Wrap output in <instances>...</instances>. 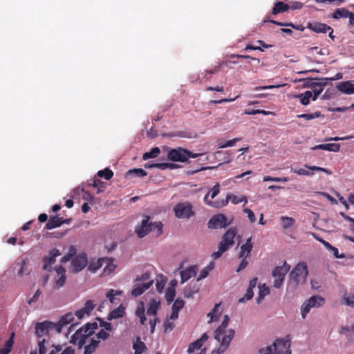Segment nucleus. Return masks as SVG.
I'll return each instance as SVG.
<instances>
[{
    "label": "nucleus",
    "instance_id": "obj_14",
    "mask_svg": "<svg viewBox=\"0 0 354 354\" xmlns=\"http://www.w3.org/2000/svg\"><path fill=\"white\" fill-rule=\"evenodd\" d=\"M237 234V229L235 227H230L227 231L223 235L222 240L219 242L220 245H223L226 248V250L229 247L232 246L234 243V238Z\"/></svg>",
    "mask_w": 354,
    "mask_h": 354
},
{
    "label": "nucleus",
    "instance_id": "obj_3",
    "mask_svg": "<svg viewBox=\"0 0 354 354\" xmlns=\"http://www.w3.org/2000/svg\"><path fill=\"white\" fill-rule=\"evenodd\" d=\"M98 327L97 322L87 323L85 326L79 328L72 336L71 342L73 344H77L80 347H82L86 343V339L93 335L95 330Z\"/></svg>",
    "mask_w": 354,
    "mask_h": 354
},
{
    "label": "nucleus",
    "instance_id": "obj_55",
    "mask_svg": "<svg viewBox=\"0 0 354 354\" xmlns=\"http://www.w3.org/2000/svg\"><path fill=\"white\" fill-rule=\"evenodd\" d=\"M239 140H241V138H236L232 140H227L223 143H219L218 147L222 149V148L232 147L236 142H238Z\"/></svg>",
    "mask_w": 354,
    "mask_h": 354
},
{
    "label": "nucleus",
    "instance_id": "obj_45",
    "mask_svg": "<svg viewBox=\"0 0 354 354\" xmlns=\"http://www.w3.org/2000/svg\"><path fill=\"white\" fill-rule=\"evenodd\" d=\"M176 296V290L173 288H168L165 292V299L168 304H171Z\"/></svg>",
    "mask_w": 354,
    "mask_h": 354
},
{
    "label": "nucleus",
    "instance_id": "obj_56",
    "mask_svg": "<svg viewBox=\"0 0 354 354\" xmlns=\"http://www.w3.org/2000/svg\"><path fill=\"white\" fill-rule=\"evenodd\" d=\"M305 167L311 171H323L328 175L332 174V172L330 170L318 166H308L306 165Z\"/></svg>",
    "mask_w": 354,
    "mask_h": 354
},
{
    "label": "nucleus",
    "instance_id": "obj_26",
    "mask_svg": "<svg viewBox=\"0 0 354 354\" xmlns=\"http://www.w3.org/2000/svg\"><path fill=\"white\" fill-rule=\"evenodd\" d=\"M290 9V6L287 3H285L282 1H277L274 3V7L272 10V15H278L280 13L285 12Z\"/></svg>",
    "mask_w": 354,
    "mask_h": 354
},
{
    "label": "nucleus",
    "instance_id": "obj_40",
    "mask_svg": "<svg viewBox=\"0 0 354 354\" xmlns=\"http://www.w3.org/2000/svg\"><path fill=\"white\" fill-rule=\"evenodd\" d=\"M320 117H324L320 111H315L313 113H303L297 115L298 118H304L307 120H313Z\"/></svg>",
    "mask_w": 354,
    "mask_h": 354
},
{
    "label": "nucleus",
    "instance_id": "obj_10",
    "mask_svg": "<svg viewBox=\"0 0 354 354\" xmlns=\"http://www.w3.org/2000/svg\"><path fill=\"white\" fill-rule=\"evenodd\" d=\"M53 330L56 331V327L55 323L51 322L45 321L37 323L35 326V333L38 338L49 337V332Z\"/></svg>",
    "mask_w": 354,
    "mask_h": 354
},
{
    "label": "nucleus",
    "instance_id": "obj_23",
    "mask_svg": "<svg viewBox=\"0 0 354 354\" xmlns=\"http://www.w3.org/2000/svg\"><path fill=\"white\" fill-rule=\"evenodd\" d=\"M197 266H190L185 270L181 271V283H185L188 281L191 277H194L196 274Z\"/></svg>",
    "mask_w": 354,
    "mask_h": 354
},
{
    "label": "nucleus",
    "instance_id": "obj_34",
    "mask_svg": "<svg viewBox=\"0 0 354 354\" xmlns=\"http://www.w3.org/2000/svg\"><path fill=\"white\" fill-rule=\"evenodd\" d=\"M259 295L257 298V303L260 304L264 297L270 293V288L265 283L259 286Z\"/></svg>",
    "mask_w": 354,
    "mask_h": 354
},
{
    "label": "nucleus",
    "instance_id": "obj_47",
    "mask_svg": "<svg viewBox=\"0 0 354 354\" xmlns=\"http://www.w3.org/2000/svg\"><path fill=\"white\" fill-rule=\"evenodd\" d=\"M122 294V291L121 290H115L113 289H110L106 292V297L111 304H113L115 300V296L121 295Z\"/></svg>",
    "mask_w": 354,
    "mask_h": 354
},
{
    "label": "nucleus",
    "instance_id": "obj_29",
    "mask_svg": "<svg viewBox=\"0 0 354 354\" xmlns=\"http://www.w3.org/2000/svg\"><path fill=\"white\" fill-rule=\"evenodd\" d=\"M105 261H108L107 257L99 258L97 261H91L88 264V270L92 272H95L103 266Z\"/></svg>",
    "mask_w": 354,
    "mask_h": 354
},
{
    "label": "nucleus",
    "instance_id": "obj_15",
    "mask_svg": "<svg viewBox=\"0 0 354 354\" xmlns=\"http://www.w3.org/2000/svg\"><path fill=\"white\" fill-rule=\"evenodd\" d=\"M328 84L327 78H322L317 82H312L310 84V87L312 88V100L315 101L320 93L323 91L324 87Z\"/></svg>",
    "mask_w": 354,
    "mask_h": 354
},
{
    "label": "nucleus",
    "instance_id": "obj_6",
    "mask_svg": "<svg viewBox=\"0 0 354 354\" xmlns=\"http://www.w3.org/2000/svg\"><path fill=\"white\" fill-rule=\"evenodd\" d=\"M175 216L180 219H189L194 216L193 206L190 203H179L174 207Z\"/></svg>",
    "mask_w": 354,
    "mask_h": 354
},
{
    "label": "nucleus",
    "instance_id": "obj_20",
    "mask_svg": "<svg viewBox=\"0 0 354 354\" xmlns=\"http://www.w3.org/2000/svg\"><path fill=\"white\" fill-rule=\"evenodd\" d=\"M308 28L317 33H326L331 29L330 26L321 22H313L308 24Z\"/></svg>",
    "mask_w": 354,
    "mask_h": 354
},
{
    "label": "nucleus",
    "instance_id": "obj_50",
    "mask_svg": "<svg viewBox=\"0 0 354 354\" xmlns=\"http://www.w3.org/2000/svg\"><path fill=\"white\" fill-rule=\"evenodd\" d=\"M92 185L93 187L97 188V193L102 192L105 187V183L98 178L93 179Z\"/></svg>",
    "mask_w": 354,
    "mask_h": 354
},
{
    "label": "nucleus",
    "instance_id": "obj_53",
    "mask_svg": "<svg viewBox=\"0 0 354 354\" xmlns=\"http://www.w3.org/2000/svg\"><path fill=\"white\" fill-rule=\"evenodd\" d=\"M133 349L135 350V354H141L146 349V346L143 342H139L133 344Z\"/></svg>",
    "mask_w": 354,
    "mask_h": 354
},
{
    "label": "nucleus",
    "instance_id": "obj_39",
    "mask_svg": "<svg viewBox=\"0 0 354 354\" xmlns=\"http://www.w3.org/2000/svg\"><path fill=\"white\" fill-rule=\"evenodd\" d=\"M151 281V285L153 283V280L151 279V273L149 272H145L141 275H138L135 279V282L144 283Z\"/></svg>",
    "mask_w": 354,
    "mask_h": 354
},
{
    "label": "nucleus",
    "instance_id": "obj_25",
    "mask_svg": "<svg viewBox=\"0 0 354 354\" xmlns=\"http://www.w3.org/2000/svg\"><path fill=\"white\" fill-rule=\"evenodd\" d=\"M337 89L346 94L351 95L354 94V84L351 83L350 81H346L340 82L337 86Z\"/></svg>",
    "mask_w": 354,
    "mask_h": 354
},
{
    "label": "nucleus",
    "instance_id": "obj_8",
    "mask_svg": "<svg viewBox=\"0 0 354 354\" xmlns=\"http://www.w3.org/2000/svg\"><path fill=\"white\" fill-rule=\"evenodd\" d=\"M324 299L320 296H312L307 299L301 306V313L303 318H305L306 315L309 313L310 308H318L324 305Z\"/></svg>",
    "mask_w": 354,
    "mask_h": 354
},
{
    "label": "nucleus",
    "instance_id": "obj_63",
    "mask_svg": "<svg viewBox=\"0 0 354 354\" xmlns=\"http://www.w3.org/2000/svg\"><path fill=\"white\" fill-rule=\"evenodd\" d=\"M100 326L104 328V330L111 331L113 329L112 324L110 322H105L101 319H99Z\"/></svg>",
    "mask_w": 354,
    "mask_h": 354
},
{
    "label": "nucleus",
    "instance_id": "obj_31",
    "mask_svg": "<svg viewBox=\"0 0 354 354\" xmlns=\"http://www.w3.org/2000/svg\"><path fill=\"white\" fill-rule=\"evenodd\" d=\"M312 92L306 91L303 93L296 94L293 95L294 98H298L301 104L306 106L310 103V99L312 98Z\"/></svg>",
    "mask_w": 354,
    "mask_h": 354
},
{
    "label": "nucleus",
    "instance_id": "obj_16",
    "mask_svg": "<svg viewBox=\"0 0 354 354\" xmlns=\"http://www.w3.org/2000/svg\"><path fill=\"white\" fill-rule=\"evenodd\" d=\"M60 254L61 253L59 250L52 249L49 252L48 256H46L43 258V270H48L50 266L55 263L56 257Z\"/></svg>",
    "mask_w": 354,
    "mask_h": 354
},
{
    "label": "nucleus",
    "instance_id": "obj_33",
    "mask_svg": "<svg viewBox=\"0 0 354 354\" xmlns=\"http://www.w3.org/2000/svg\"><path fill=\"white\" fill-rule=\"evenodd\" d=\"M54 345L50 344L48 340L42 338L38 341L39 354H45L48 347L54 348Z\"/></svg>",
    "mask_w": 354,
    "mask_h": 354
},
{
    "label": "nucleus",
    "instance_id": "obj_28",
    "mask_svg": "<svg viewBox=\"0 0 354 354\" xmlns=\"http://www.w3.org/2000/svg\"><path fill=\"white\" fill-rule=\"evenodd\" d=\"M125 314L124 308L121 304L118 308L113 309L108 316V320L122 318Z\"/></svg>",
    "mask_w": 354,
    "mask_h": 354
},
{
    "label": "nucleus",
    "instance_id": "obj_42",
    "mask_svg": "<svg viewBox=\"0 0 354 354\" xmlns=\"http://www.w3.org/2000/svg\"><path fill=\"white\" fill-rule=\"evenodd\" d=\"M97 176L100 178H104L106 180H110L113 176V172L109 168L97 171Z\"/></svg>",
    "mask_w": 354,
    "mask_h": 354
},
{
    "label": "nucleus",
    "instance_id": "obj_44",
    "mask_svg": "<svg viewBox=\"0 0 354 354\" xmlns=\"http://www.w3.org/2000/svg\"><path fill=\"white\" fill-rule=\"evenodd\" d=\"M214 268L213 263L209 264L207 266L204 268L200 272V274L198 277L197 278V281H201L205 278H206L210 270H212Z\"/></svg>",
    "mask_w": 354,
    "mask_h": 354
},
{
    "label": "nucleus",
    "instance_id": "obj_7",
    "mask_svg": "<svg viewBox=\"0 0 354 354\" xmlns=\"http://www.w3.org/2000/svg\"><path fill=\"white\" fill-rule=\"evenodd\" d=\"M290 266L285 261L282 266H277L272 271V276L274 278V287L280 288L283 285L284 278L289 271Z\"/></svg>",
    "mask_w": 354,
    "mask_h": 354
},
{
    "label": "nucleus",
    "instance_id": "obj_57",
    "mask_svg": "<svg viewBox=\"0 0 354 354\" xmlns=\"http://www.w3.org/2000/svg\"><path fill=\"white\" fill-rule=\"evenodd\" d=\"M95 308V304H93V301L91 300H88L85 304L83 308L84 311H86V315H89L91 312Z\"/></svg>",
    "mask_w": 354,
    "mask_h": 354
},
{
    "label": "nucleus",
    "instance_id": "obj_24",
    "mask_svg": "<svg viewBox=\"0 0 354 354\" xmlns=\"http://www.w3.org/2000/svg\"><path fill=\"white\" fill-rule=\"evenodd\" d=\"M326 150L328 151L338 152L340 149V145L337 143H328L316 145L312 147V150Z\"/></svg>",
    "mask_w": 354,
    "mask_h": 354
},
{
    "label": "nucleus",
    "instance_id": "obj_35",
    "mask_svg": "<svg viewBox=\"0 0 354 354\" xmlns=\"http://www.w3.org/2000/svg\"><path fill=\"white\" fill-rule=\"evenodd\" d=\"M350 11L346 8H338L333 13V18L339 19L340 18H348Z\"/></svg>",
    "mask_w": 354,
    "mask_h": 354
},
{
    "label": "nucleus",
    "instance_id": "obj_38",
    "mask_svg": "<svg viewBox=\"0 0 354 354\" xmlns=\"http://www.w3.org/2000/svg\"><path fill=\"white\" fill-rule=\"evenodd\" d=\"M280 220L282 221V227L284 230L291 227L295 223V220L293 218L286 216H281Z\"/></svg>",
    "mask_w": 354,
    "mask_h": 354
},
{
    "label": "nucleus",
    "instance_id": "obj_58",
    "mask_svg": "<svg viewBox=\"0 0 354 354\" xmlns=\"http://www.w3.org/2000/svg\"><path fill=\"white\" fill-rule=\"evenodd\" d=\"M220 192V185L218 183H216L212 189L208 192L209 193V196H210L211 198H214Z\"/></svg>",
    "mask_w": 354,
    "mask_h": 354
},
{
    "label": "nucleus",
    "instance_id": "obj_54",
    "mask_svg": "<svg viewBox=\"0 0 354 354\" xmlns=\"http://www.w3.org/2000/svg\"><path fill=\"white\" fill-rule=\"evenodd\" d=\"M254 295L253 290L251 288L247 289L246 293L245 294L244 297L239 299V303L245 302V301L250 300Z\"/></svg>",
    "mask_w": 354,
    "mask_h": 354
},
{
    "label": "nucleus",
    "instance_id": "obj_49",
    "mask_svg": "<svg viewBox=\"0 0 354 354\" xmlns=\"http://www.w3.org/2000/svg\"><path fill=\"white\" fill-rule=\"evenodd\" d=\"M14 337H15V333H12L9 339L6 342L5 346H4L6 354H8L11 351V349H12L13 344H14Z\"/></svg>",
    "mask_w": 354,
    "mask_h": 354
},
{
    "label": "nucleus",
    "instance_id": "obj_30",
    "mask_svg": "<svg viewBox=\"0 0 354 354\" xmlns=\"http://www.w3.org/2000/svg\"><path fill=\"white\" fill-rule=\"evenodd\" d=\"M160 303L156 299H151L149 304V306L147 310V314L148 315L156 316L158 309L160 308Z\"/></svg>",
    "mask_w": 354,
    "mask_h": 354
},
{
    "label": "nucleus",
    "instance_id": "obj_61",
    "mask_svg": "<svg viewBox=\"0 0 354 354\" xmlns=\"http://www.w3.org/2000/svg\"><path fill=\"white\" fill-rule=\"evenodd\" d=\"M264 22H270L272 24H276V25L279 26H290V27H291L292 28H296V25H295L292 23L284 24V23H282V22H279V21H274V20H271V19H265Z\"/></svg>",
    "mask_w": 354,
    "mask_h": 354
},
{
    "label": "nucleus",
    "instance_id": "obj_19",
    "mask_svg": "<svg viewBox=\"0 0 354 354\" xmlns=\"http://www.w3.org/2000/svg\"><path fill=\"white\" fill-rule=\"evenodd\" d=\"M55 271L57 275V279H55V286L59 289L63 287L66 283V269L62 266H57L55 268Z\"/></svg>",
    "mask_w": 354,
    "mask_h": 354
},
{
    "label": "nucleus",
    "instance_id": "obj_9",
    "mask_svg": "<svg viewBox=\"0 0 354 354\" xmlns=\"http://www.w3.org/2000/svg\"><path fill=\"white\" fill-rule=\"evenodd\" d=\"M233 219L227 222V218L223 214H218L213 216L207 223V227L209 229H221L232 223Z\"/></svg>",
    "mask_w": 354,
    "mask_h": 354
},
{
    "label": "nucleus",
    "instance_id": "obj_1",
    "mask_svg": "<svg viewBox=\"0 0 354 354\" xmlns=\"http://www.w3.org/2000/svg\"><path fill=\"white\" fill-rule=\"evenodd\" d=\"M308 274L307 264L304 261L298 263L289 274L288 288L296 290L299 286L306 283Z\"/></svg>",
    "mask_w": 354,
    "mask_h": 354
},
{
    "label": "nucleus",
    "instance_id": "obj_22",
    "mask_svg": "<svg viewBox=\"0 0 354 354\" xmlns=\"http://www.w3.org/2000/svg\"><path fill=\"white\" fill-rule=\"evenodd\" d=\"M253 245L252 243V237L248 238L245 243L241 246V251L239 254V258H243L245 255V258L250 256L252 250Z\"/></svg>",
    "mask_w": 354,
    "mask_h": 354
},
{
    "label": "nucleus",
    "instance_id": "obj_21",
    "mask_svg": "<svg viewBox=\"0 0 354 354\" xmlns=\"http://www.w3.org/2000/svg\"><path fill=\"white\" fill-rule=\"evenodd\" d=\"M73 315L71 313H68L63 315L57 323H55L56 332L60 333L62 328L64 326L70 324L73 320Z\"/></svg>",
    "mask_w": 354,
    "mask_h": 354
},
{
    "label": "nucleus",
    "instance_id": "obj_59",
    "mask_svg": "<svg viewBox=\"0 0 354 354\" xmlns=\"http://www.w3.org/2000/svg\"><path fill=\"white\" fill-rule=\"evenodd\" d=\"M198 292V288H194L193 289L191 287H187L184 290L185 297L189 298L192 297L195 293Z\"/></svg>",
    "mask_w": 354,
    "mask_h": 354
},
{
    "label": "nucleus",
    "instance_id": "obj_12",
    "mask_svg": "<svg viewBox=\"0 0 354 354\" xmlns=\"http://www.w3.org/2000/svg\"><path fill=\"white\" fill-rule=\"evenodd\" d=\"M235 335L234 329H229L227 334H225L220 340H217L221 343L220 347L218 349H214L212 351L211 354H221L228 348L230 344Z\"/></svg>",
    "mask_w": 354,
    "mask_h": 354
},
{
    "label": "nucleus",
    "instance_id": "obj_17",
    "mask_svg": "<svg viewBox=\"0 0 354 354\" xmlns=\"http://www.w3.org/2000/svg\"><path fill=\"white\" fill-rule=\"evenodd\" d=\"M229 322L230 317L227 315H225L221 324L214 331V339L216 340H220L221 337H223L225 334H227L229 330H227V327Z\"/></svg>",
    "mask_w": 354,
    "mask_h": 354
},
{
    "label": "nucleus",
    "instance_id": "obj_46",
    "mask_svg": "<svg viewBox=\"0 0 354 354\" xmlns=\"http://www.w3.org/2000/svg\"><path fill=\"white\" fill-rule=\"evenodd\" d=\"M203 346V344L201 342V340L196 339L194 342L191 343L189 345V347L187 348V353L189 354H191L194 353L196 350L200 349Z\"/></svg>",
    "mask_w": 354,
    "mask_h": 354
},
{
    "label": "nucleus",
    "instance_id": "obj_2",
    "mask_svg": "<svg viewBox=\"0 0 354 354\" xmlns=\"http://www.w3.org/2000/svg\"><path fill=\"white\" fill-rule=\"evenodd\" d=\"M290 338L286 336L285 339H277L272 345L259 350V354H291Z\"/></svg>",
    "mask_w": 354,
    "mask_h": 354
},
{
    "label": "nucleus",
    "instance_id": "obj_41",
    "mask_svg": "<svg viewBox=\"0 0 354 354\" xmlns=\"http://www.w3.org/2000/svg\"><path fill=\"white\" fill-rule=\"evenodd\" d=\"M104 263H106V266L104 268L103 271L105 275L110 274L116 268V266L113 263L112 259L108 258V261H105Z\"/></svg>",
    "mask_w": 354,
    "mask_h": 354
},
{
    "label": "nucleus",
    "instance_id": "obj_5",
    "mask_svg": "<svg viewBox=\"0 0 354 354\" xmlns=\"http://www.w3.org/2000/svg\"><path fill=\"white\" fill-rule=\"evenodd\" d=\"M209 193H207L205 196V197L203 198V201L206 205H207L210 207H214V208H221V207L226 206L228 204L230 200H231V202L234 205L240 203L241 201V200H240V198L238 196H236L235 195L228 194L226 196L225 199L212 201L209 199Z\"/></svg>",
    "mask_w": 354,
    "mask_h": 354
},
{
    "label": "nucleus",
    "instance_id": "obj_43",
    "mask_svg": "<svg viewBox=\"0 0 354 354\" xmlns=\"http://www.w3.org/2000/svg\"><path fill=\"white\" fill-rule=\"evenodd\" d=\"M100 342L95 339H92L91 342L85 346L84 348V354H91L93 353L96 348L98 346Z\"/></svg>",
    "mask_w": 354,
    "mask_h": 354
},
{
    "label": "nucleus",
    "instance_id": "obj_51",
    "mask_svg": "<svg viewBox=\"0 0 354 354\" xmlns=\"http://www.w3.org/2000/svg\"><path fill=\"white\" fill-rule=\"evenodd\" d=\"M184 305H185V302L183 299H177L174 302L172 307H171V310H176L177 312L179 313V311L184 307Z\"/></svg>",
    "mask_w": 354,
    "mask_h": 354
},
{
    "label": "nucleus",
    "instance_id": "obj_27",
    "mask_svg": "<svg viewBox=\"0 0 354 354\" xmlns=\"http://www.w3.org/2000/svg\"><path fill=\"white\" fill-rule=\"evenodd\" d=\"M62 225V221L61 217H58L57 216H54L50 217L48 221L46 223L45 225V229L46 230H52L58 227H60Z\"/></svg>",
    "mask_w": 354,
    "mask_h": 354
},
{
    "label": "nucleus",
    "instance_id": "obj_62",
    "mask_svg": "<svg viewBox=\"0 0 354 354\" xmlns=\"http://www.w3.org/2000/svg\"><path fill=\"white\" fill-rule=\"evenodd\" d=\"M226 250H227L225 247H223V245H220L218 244V251L213 252L212 254V257L214 259H216L219 258Z\"/></svg>",
    "mask_w": 354,
    "mask_h": 354
},
{
    "label": "nucleus",
    "instance_id": "obj_18",
    "mask_svg": "<svg viewBox=\"0 0 354 354\" xmlns=\"http://www.w3.org/2000/svg\"><path fill=\"white\" fill-rule=\"evenodd\" d=\"M151 286V281L149 282H144V283H139V282H135L133 287V289L131 290V294L132 296L136 297L142 294H143L147 290H148Z\"/></svg>",
    "mask_w": 354,
    "mask_h": 354
},
{
    "label": "nucleus",
    "instance_id": "obj_60",
    "mask_svg": "<svg viewBox=\"0 0 354 354\" xmlns=\"http://www.w3.org/2000/svg\"><path fill=\"white\" fill-rule=\"evenodd\" d=\"M178 167V165H176L174 163H170V162H162L159 165V169L160 170H165L167 169H174Z\"/></svg>",
    "mask_w": 354,
    "mask_h": 354
},
{
    "label": "nucleus",
    "instance_id": "obj_64",
    "mask_svg": "<svg viewBox=\"0 0 354 354\" xmlns=\"http://www.w3.org/2000/svg\"><path fill=\"white\" fill-rule=\"evenodd\" d=\"M97 337L98 339L105 340L109 338V333H107L104 329H101L97 333Z\"/></svg>",
    "mask_w": 354,
    "mask_h": 354
},
{
    "label": "nucleus",
    "instance_id": "obj_11",
    "mask_svg": "<svg viewBox=\"0 0 354 354\" xmlns=\"http://www.w3.org/2000/svg\"><path fill=\"white\" fill-rule=\"evenodd\" d=\"M87 254L84 252L76 255L71 261L72 272L77 273L82 270L87 265Z\"/></svg>",
    "mask_w": 354,
    "mask_h": 354
},
{
    "label": "nucleus",
    "instance_id": "obj_4",
    "mask_svg": "<svg viewBox=\"0 0 354 354\" xmlns=\"http://www.w3.org/2000/svg\"><path fill=\"white\" fill-rule=\"evenodd\" d=\"M149 216H147L142 221L140 227L136 228V232L138 236L142 238L150 232H155L156 236H158L162 233V224L161 222L149 223Z\"/></svg>",
    "mask_w": 354,
    "mask_h": 354
},
{
    "label": "nucleus",
    "instance_id": "obj_52",
    "mask_svg": "<svg viewBox=\"0 0 354 354\" xmlns=\"http://www.w3.org/2000/svg\"><path fill=\"white\" fill-rule=\"evenodd\" d=\"M128 174H135L138 177H144L147 176V172L141 168L130 169L128 171Z\"/></svg>",
    "mask_w": 354,
    "mask_h": 354
},
{
    "label": "nucleus",
    "instance_id": "obj_36",
    "mask_svg": "<svg viewBox=\"0 0 354 354\" xmlns=\"http://www.w3.org/2000/svg\"><path fill=\"white\" fill-rule=\"evenodd\" d=\"M17 264H20V268L17 272L18 276L21 277L30 273V269L28 268V260H22L21 263H17Z\"/></svg>",
    "mask_w": 354,
    "mask_h": 354
},
{
    "label": "nucleus",
    "instance_id": "obj_48",
    "mask_svg": "<svg viewBox=\"0 0 354 354\" xmlns=\"http://www.w3.org/2000/svg\"><path fill=\"white\" fill-rule=\"evenodd\" d=\"M342 303L353 308L354 307V294L347 295L346 293L343 296Z\"/></svg>",
    "mask_w": 354,
    "mask_h": 354
},
{
    "label": "nucleus",
    "instance_id": "obj_32",
    "mask_svg": "<svg viewBox=\"0 0 354 354\" xmlns=\"http://www.w3.org/2000/svg\"><path fill=\"white\" fill-rule=\"evenodd\" d=\"M221 304H216L214 308L207 314L209 317V323L217 321L221 315V311L219 310Z\"/></svg>",
    "mask_w": 354,
    "mask_h": 354
},
{
    "label": "nucleus",
    "instance_id": "obj_37",
    "mask_svg": "<svg viewBox=\"0 0 354 354\" xmlns=\"http://www.w3.org/2000/svg\"><path fill=\"white\" fill-rule=\"evenodd\" d=\"M160 153V150L158 147H153L149 151L145 152L142 155V159L144 160L149 158H155L158 156Z\"/></svg>",
    "mask_w": 354,
    "mask_h": 354
},
{
    "label": "nucleus",
    "instance_id": "obj_13",
    "mask_svg": "<svg viewBox=\"0 0 354 354\" xmlns=\"http://www.w3.org/2000/svg\"><path fill=\"white\" fill-rule=\"evenodd\" d=\"M186 155H187V149L177 147L168 151L167 158L174 162H185L187 161Z\"/></svg>",
    "mask_w": 354,
    "mask_h": 354
}]
</instances>
